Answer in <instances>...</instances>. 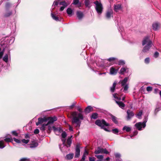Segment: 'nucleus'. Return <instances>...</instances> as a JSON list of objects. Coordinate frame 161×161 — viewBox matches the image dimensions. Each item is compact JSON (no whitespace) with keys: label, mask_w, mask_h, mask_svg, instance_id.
<instances>
[{"label":"nucleus","mask_w":161,"mask_h":161,"mask_svg":"<svg viewBox=\"0 0 161 161\" xmlns=\"http://www.w3.org/2000/svg\"><path fill=\"white\" fill-rule=\"evenodd\" d=\"M73 118L72 119V123L75 124L76 127H80L81 121L80 120L83 119V116L80 113H78L76 112H74L72 113Z\"/></svg>","instance_id":"nucleus-1"},{"label":"nucleus","mask_w":161,"mask_h":161,"mask_svg":"<svg viewBox=\"0 0 161 161\" xmlns=\"http://www.w3.org/2000/svg\"><path fill=\"white\" fill-rule=\"evenodd\" d=\"M142 45L143 46L146 45L143 47L142 50V51L145 53L148 51L153 45V43L149 39V37L147 36L143 39L142 42Z\"/></svg>","instance_id":"nucleus-2"},{"label":"nucleus","mask_w":161,"mask_h":161,"mask_svg":"<svg viewBox=\"0 0 161 161\" xmlns=\"http://www.w3.org/2000/svg\"><path fill=\"white\" fill-rule=\"evenodd\" d=\"M95 4V8L98 15H101L103 12V7L100 1L97 0L93 2Z\"/></svg>","instance_id":"nucleus-3"},{"label":"nucleus","mask_w":161,"mask_h":161,"mask_svg":"<svg viewBox=\"0 0 161 161\" xmlns=\"http://www.w3.org/2000/svg\"><path fill=\"white\" fill-rule=\"evenodd\" d=\"M148 119L147 116H145L143 122H139L136 123L135 125L136 128L139 130H142V128H144L146 126V123Z\"/></svg>","instance_id":"nucleus-4"},{"label":"nucleus","mask_w":161,"mask_h":161,"mask_svg":"<svg viewBox=\"0 0 161 161\" xmlns=\"http://www.w3.org/2000/svg\"><path fill=\"white\" fill-rule=\"evenodd\" d=\"M58 2L57 1H54L53 4L52 6V10H51V16L53 19L56 21H59L60 20L59 17L55 16L54 13L53 12V10L55 8V6L58 5Z\"/></svg>","instance_id":"nucleus-5"},{"label":"nucleus","mask_w":161,"mask_h":161,"mask_svg":"<svg viewBox=\"0 0 161 161\" xmlns=\"http://www.w3.org/2000/svg\"><path fill=\"white\" fill-rule=\"evenodd\" d=\"M94 153L96 154L102 153L108 154L109 152L106 149H103V148L98 147L95 149Z\"/></svg>","instance_id":"nucleus-6"},{"label":"nucleus","mask_w":161,"mask_h":161,"mask_svg":"<svg viewBox=\"0 0 161 161\" xmlns=\"http://www.w3.org/2000/svg\"><path fill=\"white\" fill-rule=\"evenodd\" d=\"M95 124L103 128L104 126H108V124L107 123L104 119H102V120H96L95 122Z\"/></svg>","instance_id":"nucleus-7"},{"label":"nucleus","mask_w":161,"mask_h":161,"mask_svg":"<svg viewBox=\"0 0 161 161\" xmlns=\"http://www.w3.org/2000/svg\"><path fill=\"white\" fill-rule=\"evenodd\" d=\"M53 129L55 133L57 135H59L63 131L62 129L60 127H56L54 126H53Z\"/></svg>","instance_id":"nucleus-8"},{"label":"nucleus","mask_w":161,"mask_h":161,"mask_svg":"<svg viewBox=\"0 0 161 161\" xmlns=\"http://www.w3.org/2000/svg\"><path fill=\"white\" fill-rule=\"evenodd\" d=\"M12 10L9 9H6L3 14V17L5 18L8 17L12 15Z\"/></svg>","instance_id":"nucleus-9"},{"label":"nucleus","mask_w":161,"mask_h":161,"mask_svg":"<svg viewBox=\"0 0 161 161\" xmlns=\"http://www.w3.org/2000/svg\"><path fill=\"white\" fill-rule=\"evenodd\" d=\"M122 7L121 4H118L114 5V10L116 12L121 10Z\"/></svg>","instance_id":"nucleus-10"},{"label":"nucleus","mask_w":161,"mask_h":161,"mask_svg":"<svg viewBox=\"0 0 161 161\" xmlns=\"http://www.w3.org/2000/svg\"><path fill=\"white\" fill-rule=\"evenodd\" d=\"M113 11L112 9H108L106 12V17L107 19H109L111 17H113Z\"/></svg>","instance_id":"nucleus-11"},{"label":"nucleus","mask_w":161,"mask_h":161,"mask_svg":"<svg viewBox=\"0 0 161 161\" xmlns=\"http://www.w3.org/2000/svg\"><path fill=\"white\" fill-rule=\"evenodd\" d=\"M48 121L47 123L48 125L50 124L53 123L54 122L57 120V118L55 116L53 117H50L48 118L47 120Z\"/></svg>","instance_id":"nucleus-12"},{"label":"nucleus","mask_w":161,"mask_h":161,"mask_svg":"<svg viewBox=\"0 0 161 161\" xmlns=\"http://www.w3.org/2000/svg\"><path fill=\"white\" fill-rule=\"evenodd\" d=\"M127 119L128 120L130 119L134 115L133 112L129 109L127 110Z\"/></svg>","instance_id":"nucleus-13"},{"label":"nucleus","mask_w":161,"mask_h":161,"mask_svg":"<svg viewBox=\"0 0 161 161\" xmlns=\"http://www.w3.org/2000/svg\"><path fill=\"white\" fill-rule=\"evenodd\" d=\"M80 149L79 145H77L75 148V158H78L80 155Z\"/></svg>","instance_id":"nucleus-14"},{"label":"nucleus","mask_w":161,"mask_h":161,"mask_svg":"<svg viewBox=\"0 0 161 161\" xmlns=\"http://www.w3.org/2000/svg\"><path fill=\"white\" fill-rule=\"evenodd\" d=\"M66 12L69 17L71 16L74 14V10L70 8H68L67 9Z\"/></svg>","instance_id":"nucleus-15"},{"label":"nucleus","mask_w":161,"mask_h":161,"mask_svg":"<svg viewBox=\"0 0 161 161\" xmlns=\"http://www.w3.org/2000/svg\"><path fill=\"white\" fill-rule=\"evenodd\" d=\"M118 71V69H116L114 67H112L110 69V74L111 75H115Z\"/></svg>","instance_id":"nucleus-16"},{"label":"nucleus","mask_w":161,"mask_h":161,"mask_svg":"<svg viewBox=\"0 0 161 161\" xmlns=\"http://www.w3.org/2000/svg\"><path fill=\"white\" fill-rule=\"evenodd\" d=\"M76 15L79 19H81L84 16L83 13L80 11H77Z\"/></svg>","instance_id":"nucleus-17"},{"label":"nucleus","mask_w":161,"mask_h":161,"mask_svg":"<svg viewBox=\"0 0 161 161\" xmlns=\"http://www.w3.org/2000/svg\"><path fill=\"white\" fill-rule=\"evenodd\" d=\"M46 119L44 118H39L38 119V121L36 123V125L37 126L46 121Z\"/></svg>","instance_id":"nucleus-18"},{"label":"nucleus","mask_w":161,"mask_h":161,"mask_svg":"<svg viewBox=\"0 0 161 161\" xmlns=\"http://www.w3.org/2000/svg\"><path fill=\"white\" fill-rule=\"evenodd\" d=\"M128 72V69L126 67H122L121 68L120 70L119 73L120 74L123 75L125 73H127Z\"/></svg>","instance_id":"nucleus-19"},{"label":"nucleus","mask_w":161,"mask_h":161,"mask_svg":"<svg viewBox=\"0 0 161 161\" xmlns=\"http://www.w3.org/2000/svg\"><path fill=\"white\" fill-rule=\"evenodd\" d=\"M153 29L155 31L157 30L159 27V25L157 23H154L152 25Z\"/></svg>","instance_id":"nucleus-20"},{"label":"nucleus","mask_w":161,"mask_h":161,"mask_svg":"<svg viewBox=\"0 0 161 161\" xmlns=\"http://www.w3.org/2000/svg\"><path fill=\"white\" fill-rule=\"evenodd\" d=\"M116 102L120 108L123 109L125 106V104L123 102L117 101H116Z\"/></svg>","instance_id":"nucleus-21"},{"label":"nucleus","mask_w":161,"mask_h":161,"mask_svg":"<svg viewBox=\"0 0 161 161\" xmlns=\"http://www.w3.org/2000/svg\"><path fill=\"white\" fill-rule=\"evenodd\" d=\"M92 109V108L91 106H89L85 109V112L86 113H89Z\"/></svg>","instance_id":"nucleus-22"},{"label":"nucleus","mask_w":161,"mask_h":161,"mask_svg":"<svg viewBox=\"0 0 161 161\" xmlns=\"http://www.w3.org/2000/svg\"><path fill=\"white\" fill-rule=\"evenodd\" d=\"M95 156L98 159L97 161H104L103 155H95Z\"/></svg>","instance_id":"nucleus-23"},{"label":"nucleus","mask_w":161,"mask_h":161,"mask_svg":"<svg viewBox=\"0 0 161 161\" xmlns=\"http://www.w3.org/2000/svg\"><path fill=\"white\" fill-rule=\"evenodd\" d=\"M74 155V154L73 153H69L66 155V158L68 159H71L73 158Z\"/></svg>","instance_id":"nucleus-24"},{"label":"nucleus","mask_w":161,"mask_h":161,"mask_svg":"<svg viewBox=\"0 0 161 161\" xmlns=\"http://www.w3.org/2000/svg\"><path fill=\"white\" fill-rule=\"evenodd\" d=\"M128 80V78L125 77V78L123 80H122L121 82V84L122 86H123L126 84V83L127 82Z\"/></svg>","instance_id":"nucleus-25"},{"label":"nucleus","mask_w":161,"mask_h":161,"mask_svg":"<svg viewBox=\"0 0 161 161\" xmlns=\"http://www.w3.org/2000/svg\"><path fill=\"white\" fill-rule=\"evenodd\" d=\"M142 111L140 110L139 113L136 115V117L139 119H141L142 118Z\"/></svg>","instance_id":"nucleus-26"},{"label":"nucleus","mask_w":161,"mask_h":161,"mask_svg":"<svg viewBox=\"0 0 161 161\" xmlns=\"http://www.w3.org/2000/svg\"><path fill=\"white\" fill-rule=\"evenodd\" d=\"M116 85V82H114L113 85L110 88V91L112 92H114V91L115 86Z\"/></svg>","instance_id":"nucleus-27"},{"label":"nucleus","mask_w":161,"mask_h":161,"mask_svg":"<svg viewBox=\"0 0 161 161\" xmlns=\"http://www.w3.org/2000/svg\"><path fill=\"white\" fill-rule=\"evenodd\" d=\"M6 145L4 144V142L3 140L0 141V148L3 149L5 147Z\"/></svg>","instance_id":"nucleus-28"},{"label":"nucleus","mask_w":161,"mask_h":161,"mask_svg":"<svg viewBox=\"0 0 161 161\" xmlns=\"http://www.w3.org/2000/svg\"><path fill=\"white\" fill-rule=\"evenodd\" d=\"M38 143L36 142H35L32 143L30 147L31 148H35L36 147L38 146Z\"/></svg>","instance_id":"nucleus-29"},{"label":"nucleus","mask_w":161,"mask_h":161,"mask_svg":"<svg viewBox=\"0 0 161 161\" xmlns=\"http://www.w3.org/2000/svg\"><path fill=\"white\" fill-rule=\"evenodd\" d=\"M111 117L112 118V121L116 124H117L118 123V121L117 120V118L115 116L111 115Z\"/></svg>","instance_id":"nucleus-30"},{"label":"nucleus","mask_w":161,"mask_h":161,"mask_svg":"<svg viewBox=\"0 0 161 161\" xmlns=\"http://www.w3.org/2000/svg\"><path fill=\"white\" fill-rule=\"evenodd\" d=\"M4 141H5L6 142H12L13 141V139L11 137V138H8V137H6V138H5L4 140Z\"/></svg>","instance_id":"nucleus-31"},{"label":"nucleus","mask_w":161,"mask_h":161,"mask_svg":"<svg viewBox=\"0 0 161 161\" xmlns=\"http://www.w3.org/2000/svg\"><path fill=\"white\" fill-rule=\"evenodd\" d=\"M48 125L47 124H43L41 127L40 128V129L41 130L44 131L45 130V127L46 126Z\"/></svg>","instance_id":"nucleus-32"},{"label":"nucleus","mask_w":161,"mask_h":161,"mask_svg":"<svg viewBox=\"0 0 161 161\" xmlns=\"http://www.w3.org/2000/svg\"><path fill=\"white\" fill-rule=\"evenodd\" d=\"M98 117V114L96 113H94L92 114L91 118L94 119H96Z\"/></svg>","instance_id":"nucleus-33"},{"label":"nucleus","mask_w":161,"mask_h":161,"mask_svg":"<svg viewBox=\"0 0 161 161\" xmlns=\"http://www.w3.org/2000/svg\"><path fill=\"white\" fill-rule=\"evenodd\" d=\"M123 130H125L127 132H129L131 130V128L127 126H125L123 128Z\"/></svg>","instance_id":"nucleus-34"},{"label":"nucleus","mask_w":161,"mask_h":161,"mask_svg":"<svg viewBox=\"0 0 161 161\" xmlns=\"http://www.w3.org/2000/svg\"><path fill=\"white\" fill-rule=\"evenodd\" d=\"M8 55L6 54L3 58V60L5 62L7 63L8 61Z\"/></svg>","instance_id":"nucleus-35"},{"label":"nucleus","mask_w":161,"mask_h":161,"mask_svg":"<svg viewBox=\"0 0 161 161\" xmlns=\"http://www.w3.org/2000/svg\"><path fill=\"white\" fill-rule=\"evenodd\" d=\"M72 137V136H71L67 140V143L68 145L69 146H70V144L71 143V138Z\"/></svg>","instance_id":"nucleus-36"},{"label":"nucleus","mask_w":161,"mask_h":161,"mask_svg":"<svg viewBox=\"0 0 161 161\" xmlns=\"http://www.w3.org/2000/svg\"><path fill=\"white\" fill-rule=\"evenodd\" d=\"M61 136L63 138H65L67 136V133L65 131H62Z\"/></svg>","instance_id":"nucleus-37"},{"label":"nucleus","mask_w":161,"mask_h":161,"mask_svg":"<svg viewBox=\"0 0 161 161\" xmlns=\"http://www.w3.org/2000/svg\"><path fill=\"white\" fill-rule=\"evenodd\" d=\"M59 4L60 5H63V6L66 7L68 6V4L64 1L61 2L59 3Z\"/></svg>","instance_id":"nucleus-38"},{"label":"nucleus","mask_w":161,"mask_h":161,"mask_svg":"<svg viewBox=\"0 0 161 161\" xmlns=\"http://www.w3.org/2000/svg\"><path fill=\"white\" fill-rule=\"evenodd\" d=\"M124 87H123L124 89V91L125 92V91H127L128 88V84H126V85L123 86Z\"/></svg>","instance_id":"nucleus-39"},{"label":"nucleus","mask_w":161,"mask_h":161,"mask_svg":"<svg viewBox=\"0 0 161 161\" xmlns=\"http://www.w3.org/2000/svg\"><path fill=\"white\" fill-rule=\"evenodd\" d=\"M47 126H48V129L47 130V132L48 133H50L51 132L52 130L53 129V127H51L50 126H48V125H47Z\"/></svg>","instance_id":"nucleus-40"},{"label":"nucleus","mask_w":161,"mask_h":161,"mask_svg":"<svg viewBox=\"0 0 161 161\" xmlns=\"http://www.w3.org/2000/svg\"><path fill=\"white\" fill-rule=\"evenodd\" d=\"M112 132L116 134H117L119 132V130L115 128L112 130Z\"/></svg>","instance_id":"nucleus-41"},{"label":"nucleus","mask_w":161,"mask_h":161,"mask_svg":"<svg viewBox=\"0 0 161 161\" xmlns=\"http://www.w3.org/2000/svg\"><path fill=\"white\" fill-rule=\"evenodd\" d=\"M138 134V131L137 130L133 132V135L130 136V137H128V138L129 139L130 138H132V137L136 136Z\"/></svg>","instance_id":"nucleus-42"},{"label":"nucleus","mask_w":161,"mask_h":161,"mask_svg":"<svg viewBox=\"0 0 161 161\" xmlns=\"http://www.w3.org/2000/svg\"><path fill=\"white\" fill-rule=\"evenodd\" d=\"M125 64V62L123 60H119L118 62V64L119 65H123Z\"/></svg>","instance_id":"nucleus-43"},{"label":"nucleus","mask_w":161,"mask_h":161,"mask_svg":"<svg viewBox=\"0 0 161 161\" xmlns=\"http://www.w3.org/2000/svg\"><path fill=\"white\" fill-rule=\"evenodd\" d=\"M115 99H117L120 100L121 99V98L120 97H119L117 96L118 94L117 93H115L113 95Z\"/></svg>","instance_id":"nucleus-44"},{"label":"nucleus","mask_w":161,"mask_h":161,"mask_svg":"<svg viewBox=\"0 0 161 161\" xmlns=\"http://www.w3.org/2000/svg\"><path fill=\"white\" fill-rule=\"evenodd\" d=\"M29 141V140L26 139H23L21 140V142H22L23 143L25 144H27L28 143Z\"/></svg>","instance_id":"nucleus-45"},{"label":"nucleus","mask_w":161,"mask_h":161,"mask_svg":"<svg viewBox=\"0 0 161 161\" xmlns=\"http://www.w3.org/2000/svg\"><path fill=\"white\" fill-rule=\"evenodd\" d=\"M116 58H114V57H111L110 58H109L107 59V60L111 62V61H113L114 60H116Z\"/></svg>","instance_id":"nucleus-46"},{"label":"nucleus","mask_w":161,"mask_h":161,"mask_svg":"<svg viewBox=\"0 0 161 161\" xmlns=\"http://www.w3.org/2000/svg\"><path fill=\"white\" fill-rule=\"evenodd\" d=\"M11 4L9 3H7L5 5L6 9H9L10 7Z\"/></svg>","instance_id":"nucleus-47"},{"label":"nucleus","mask_w":161,"mask_h":161,"mask_svg":"<svg viewBox=\"0 0 161 161\" xmlns=\"http://www.w3.org/2000/svg\"><path fill=\"white\" fill-rule=\"evenodd\" d=\"M13 139L14 141L17 143H19L21 142V141L20 140L16 139L15 138H14Z\"/></svg>","instance_id":"nucleus-48"},{"label":"nucleus","mask_w":161,"mask_h":161,"mask_svg":"<svg viewBox=\"0 0 161 161\" xmlns=\"http://www.w3.org/2000/svg\"><path fill=\"white\" fill-rule=\"evenodd\" d=\"M115 157L117 158V159H118L119 158H120V154L119 153H116L115 154Z\"/></svg>","instance_id":"nucleus-49"},{"label":"nucleus","mask_w":161,"mask_h":161,"mask_svg":"<svg viewBox=\"0 0 161 161\" xmlns=\"http://www.w3.org/2000/svg\"><path fill=\"white\" fill-rule=\"evenodd\" d=\"M79 0H73V2L72 4L74 5H76L79 3Z\"/></svg>","instance_id":"nucleus-50"},{"label":"nucleus","mask_w":161,"mask_h":161,"mask_svg":"<svg viewBox=\"0 0 161 161\" xmlns=\"http://www.w3.org/2000/svg\"><path fill=\"white\" fill-rule=\"evenodd\" d=\"M150 61L149 58H146L145 60V62L146 64H148L149 63Z\"/></svg>","instance_id":"nucleus-51"},{"label":"nucleus","mask_w":161,"mask_h":161,"mask_svg":"<svg viewBox=\"0 0 161 161\" xmlns=\"http://www.w3.org/2000/svg\"><path fill=\"white\" fill-rule=\"evenodd\" d=\"M158 55H159V53L157 52H155L154 54V57L155 58H157L158 56Z\"/></svg>","instance_id":"nucleus-52"},{"label":"nucleus","mask_w":161,"mask_h":161,"mask_svg":"<svg viewBox=\"0 0 161 161\" xmlns=\"http://www.w3.org/2000/svg\"><path fill=\"white\" fill-rule=\"evenodd\" d=\"M152 90V88L150 86H147V90L148 92L151 91Z\"/></svg>","instance_id":"nucleus-53"},{"label":"nucleus","mask_w":161,"mask_h":161,"mask_svg":"<svg viewBox=\"0 0 161 161\" xmlns=\"http://www.w3.org/2000/svg\"><path fill=\"white\" fill-rule=\"evenodd\" d=\"M12 135H13L17 136H18V133H17L16 131H13L12 132Z\"/></svg>","instance_id":"nucleus-54"},{"label":"nucleus","mask_w":161,"mask_h":161,"mask_svg":"<svg viewBox=\"0 0 161 161\" xmlns=\"http://www.w3.org/2000/svg\"><path fill=\"white\" fill-rule=\"evenodd\" d=\"M86 156H85V155L83 154L82 158L80 160V161H84L85 160V158L86 157Z\"/></svg>","instance_id":"nucleus-55"},{"label":"nucleus","mask_w":161,"mask_h":161,"mask_svg":"<svg viewBox=\"0 0 161 161\" xmlns=\"http://www.w3.org/2000/svg\"><path fill=\"white\" fill-rule=\"evenodd\" d=\"M61 140L64 146H65V142L66 141V139L65 138H62V139H61Z\"/></svg>","instance_id":"nucleus-56"},{"label":"nucleus","mask_w":161,"mask_h":161,"mask_svg":"<svg viewBox=\"0 0 161 161\" xmlns=\"http://www.w3.org/2000/svg\"><path fill=\"white\" fill-rule=\"evenodd\" d=\"M89 161H95V158L94 157H89Z\"/></svg>","instance_id":"nucleus-57"},{"label":"nucleus","mask_w":161,"mask_h":161,"mask_svg":"<svg viewBox=\"0 0 161 161\" xmlns=\"http://www.w3.org/2000/svg\"><path fill=\"white\" fill-rule=\"evenodd\" d=\"M1 48H0V58L2 57L4 53V51H3L1 52Z\"/></svg>","instance_id":"nucleus-58"},{"label":"nucleus","mask_w":161,"mask_h":161,"mask_svg":"<svg viewBox=\"0 0 161 161\" xmlns=\"http://www.w3.org/2000/svg\"><path fill=\"white\" fill-rule=\"evenodd\" d=\"M76 104V103L75 102H74L72 104L69 106V107L70 108H73L74 106H75V105Z\"/></svg>","instance_id":"nucleus-59"},{"label":"nucleus","mask_w":161,"mask_h":161,"mask_svg":"<svg viewBox=\"0 0 161 161\" xmlns=\"http://www.w3.org/2000/svg\"><path fill=\"white\" fill-rule=\"evenodd\" d=\"M28 160V159L27 158H21L19 161H26Z\"/></svg>","instance_id":"nucleus-60"},{"label":"nucleus","mask_w":161,"mask_h":161,"mask_svg":"<svg viewBox=\"0 0 161 161\" xmlns=\"http://www.w3.org/2000/svg\"><path fill=\"white\" fill-rule=\"evenodd\" d=\"M39 130L38 129H36L34 130V133L35 134H37L39 133Z\"/></svg>","instance_id":"nucleus-61"},{"label":"nucleus","mask_w":161,"mask_h":161,"mask_svg":"<svg viewBox=\"0 0 161 161\" xmlns=\"http://www.w3.org/2000/svg\"><path fill=\"white\" fill-rule=\"evenodd\" d=\"M25 138L26 139L29 140L30 137L28 134H25Z\"/></svg>","instance_id":"nucleus-62"},{"label":"nucleus","mask_w":161,"mask_h":161,"mask_svg":"<svg viewBox=\"0 0 161 161\" xmlns=\"http://www.w3.org/2000/svg\"><path fill=\"white\" fill-rule=\"evenodd\" d=\"M77 108L79 112H81L82 111V109L79 106L77 107Z\"/></svg>","instance_id":"nucleus-63"},{"label":"nucleus","mask_w":161,"mask_h":161,"mask_svg":"<svg viewBox=\"0 0 161 161\" xmlns=\"http://www.w3.org/2000/svg\"><path fill=\"white\" fill-rule=\"evenodd\" d=\"M88 152L86 150H85L83 154L85 155V156H86L87 155H88Z\"/></svg>","instance_id":"nucleus-64"}]
</instances>
